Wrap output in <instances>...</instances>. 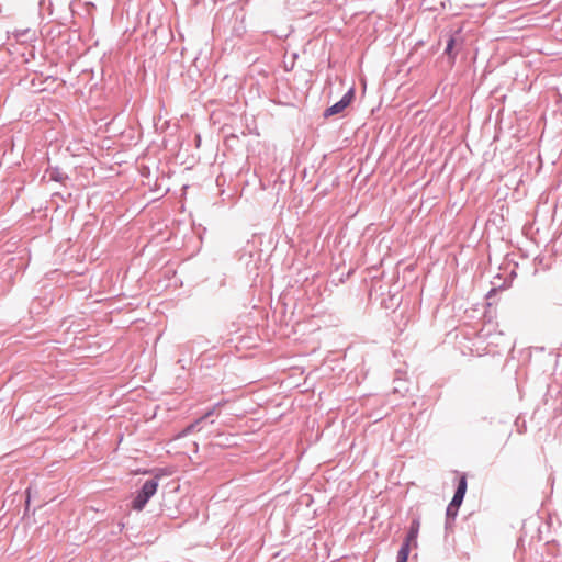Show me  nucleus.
Masks as SVG:
<instances>
[{"label":"nucleus","instance_id":"f03ea898","mask_svg":"<svg viewBox=\"0 0 562 562\" xmlns=\"http://www.w3.org/2000/svg\"><path fill=\"white\" fill-rule=\"evenodd\" d=\"M353 98L355 88L351 87L338 102L334 103L331 106L327 108L324 111V117H329L331 115L342 112L351 103Z\"/></svg>","mask_w":562,"mask_h":562},{"label":"nucleus","instance_id":"9b49d317","mask_svg":"<svg viewBox=\"0 0 562 562\" xmlns=\"http://www.w3.org/2000/svg\"><path fill=\"white\" fill-rule=\"evenodd\" d=\"M497 290L495 288L491 289L490 292L487 293L486 297L487 299H491L492 295L496 294Z\"/></svg>","mask_w":562,"mask_h":562},{"label":"nucleus","instance_id":"f257e3e1","mask_svg":"<svg viewBox=\"0 0 562 562\" xmlns=\"http://www.w3.org/2000/svg\"><path fill=\"white\" fill-rule=\"evenodd\" d=\"M167 473L164 470H157L155 472V479L148 480L144 483L140 491L137 493L135 498L132 502V507L135 510H142L151 496L155 495L158 488V480L166 475Z\"/></svg>","mask_w":562,"mask_h":562},{"label":"nucleus","instance_id":"423d86ee","mask_svg":"<svg viewBox=\"0 0 562 562\" xmlns=\"http://www.w3.org/2000/svg\"><path fill=\"white\" fill-rule=\"evenodd\" d=\"M467 477L465 475H462L459 480V484H458V487H457V491L458 493L462 494V495H465V492H467Z\"/></svg>","mask_w":562,"mask_h":562},{"label":"nucleus","instance_id":"1a4fd4ad","mask_svg":"<svg viewBox=\"0 0 562 562\" xmlns=\"http://www.w3.org/2000/svg\"><path fill=\"white\" fill-rule=\"evenodd\" d=\"M459 506H452V503H450L447 507V516L448 517H454L457 515Z\"/></svg>","mask_w":562,"mask_h":562},{"label":"nucleus","instance_id":"9d476101","mask_svg":"<svg viewBox=\"0 0 562 562\" xmlns=\"http://www.w3.org/2000/svg\"><path fill=\"white\" fill-rule=\"evenodd\" d=\"M27 33H29V30L18 31L15 36L18 38H22V37H25Z\"/></svg>","mask_w":562,"mask_h":562},{"label":"nucleus","instance_id":"6e6552de","mask_svg":"<svg viewBox=\"0 0 562 562\" xmlns=\"http://www.w3.org/2000/svg\"><path fill=\"white\" fill-rule=\"evenodd\" d=\"M407 559H408V555H407L406 548L400 549V551L397 553V562H407Z\"/></svg>","mask_w":562,"mask_h":562},{"label":"nucleus","instance_id":"39448f33","mask_svg":"<svg viewBox=\"0 0 562 562\" xmlns=\"http://www.w3.org/2000/svg\"><path fill=\"white\" fill-rule=\"evenodd\" d=\"M454 44H456L454 37L450 36L448 42H447L446 49H445V54L448 55L451 65L454 64V60H456V57H457V53L453 52Z\"/></svg>","mask_w":562,"mask_h":562},{"label":"nucleus","instance_id":"0eeeda50","mask_svg":"<svg viewBox=\"0 0 562 562\" xmlns=\"http://www.w3.org/2000/svg\"><path fill=\"white\" fill-rule=\"evenodd\" d=\"M463 497H464V495H462V494H460V493L456 492V493H454V496H453V498H452V501H451L452 506H460V505H461V503H462V501H463Z\"/></svg>","mask_w":562,"mask_h":562},{"label":"nucleus","instance_id":"20e7f679","mask_svg":"<svg viewBox=\"0 0 562 562\" xmlns=\"http://www.w3.org/2000/svg\"><path fill=\"white\" fill-rule=\"evenodd\" d=\"M49 179L56 182H63L68 179V176L58 167H50L46 170Z\"/></svg>","mask_w":562,"mask_h":562},{"label":"nucleus","instance_id":"7ed1b4c3","mask_svg":"<svg viewBox=\"0 0 562 562\" xmlns=\"http://www.w3.org/2000/svg\"><path fill=\"white\" fill-rule=\"evenodd\" d=\"M418 531H419V521L418 520H414L412 522V526L409 528V531L406 536V539L404 541V543L402 544L401 549H404L406 548V551H407V555H409V552H411V547H417V536H418Z\"/></svg>","mask_w":562,"mask_h":562}]
</instances>
